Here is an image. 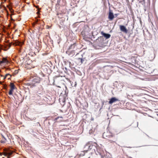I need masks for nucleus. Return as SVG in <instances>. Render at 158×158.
<instances>
[{
  "label": "nucleus",
  "mask_w": 158,
  "mask_h": 158,
  "mask_svg": "<svg viewBox=\"0 0 158 158\" xmlns=\"http://www.w3.org/2000/svg\"><path fill=\"white\" fill-rule=\"evenodd\" d=\"M25 67L28 69L34 67V66L33 65V62L30 59L28 60L25 62Z\"/></svg>",
  "instance_id": "1"
},
{
  "label": "nucleus",
  "mask_w": 158,
  "mask_h": 158,
  "mask_svg": "<svg viewBox=\"0 0 158 158\" xmlns=\"http://www.w3.org/2000/svg\"><path fill=\"white\" fill-rule=\"evenodd\" d=\"M14 42L10 43L9 44V46H10L12 44L15 45L21 46L24 43L23 41H20L19 40H14Z\"/></svg>",
  "instance_id": "2"
},
{
  "label": "nucleus",
  "mask_w": 158,
  "mask_h": 158,
  "mask_svg": "<svg viewBox=\"0 0 158 158\" xmlns=\"http://www.w3.org/2000/svg\"><path fill=\"white\" fill-rule=\"evenodd\" d=\"M119 27L121 31L126 33H127L128 32V30L127 29L126 27H125L124 26L120 25Z\"/></svg>",
  "instance_id": "3"
},
{
  "label": "nucleus",
  "mask_w": 158,
  "mask_h": 158,
  "mask_svg": "<svg viewBox=\"0 0 158 158\" xmlns=\"http://www.w3.org/2000/svg\"><path fill=\"white\" fill-rule=\"evenodd\" d=\"M12 152L11 151H7L4 153V155L5 156L7 157V158H9L10 156L12 154Z\"/></svg>",
  "instance_id": "4"
},
{
  "label": "nucleus",
  "mask_w": 158,
  "mask_h": 158,
  "mask_svg": "<svg viewBox=\"0 0 158 158\" xmlns=\"http://www.w3.org/2000/svg\"><path fill=\"white\" fill-rule=\"evenodd\" d=\"M114 18V16L113 15V13L110 10L109 12L108 15V19L110 20H112Z\"/></svg>",
  "instance_id": "5"
},
{
  "label": "nucleus",
  "mask_w": 158,
  "mask_h": 158,
  "mask_svg": "<svg viewBox=\"0 0 158 158\" xmlns=\"http://www.w3.org/2000/svg\"><path fill=\"white\" fill-rule=\"evenodd\" d=\"M118 101V99L116 98L115 97L112 98H111L110 101H109V103L110 104H111L114 102L116 101Z\"/></svg>",
  "instance_id": "6"
},
{
  "label": "nucleus",
  "mask_w": 158,
  "mask_h": 158,
  "mask_svg": "<svg viewBox=\"0 0 158 158\" xmlns=\"http://www.w3.org/2000/svg\"><path fill=\"white\" fill-rule=\"evenodd\" d=\"M101 33L102 35H103V36L105 37L106 39H108L110 36V35L109 34H106L102 32H101Z\"/></svg>",
  "instance_id": "7"
},
{
  "label": "nucleus",
  "mask_w": 158,
  "mask_h": 158,
  "mask_svg": "<svg viewBox=\"0 0 158 158\" xmlns=\"http://www.w3.org/2000/svg\"><path fill=\"white\" fill-rule=\"evenodd\" d=\"M8 61L7 60V59L5 58H3L2 60L0 61V64L2 63L6 64L8 63Z\"/></svg>",
  "instance_id": "8"
},
{
  "label": "nucleus",
  "mask_w": 158,
  "mask_h": 158,
  "mask_svg": "<svg viewBox=\"0 0 158 158\" xmlns=\"http://www.w3.org/2000/svg\"><path fill=\"white\" fill-rule=\"evenodd\" d=\"M15 87V86L14 84L12 83H11L10 84V89H14Z\"/></svg>",
  "instance_id": "9"
},
{
  "label": "nucleus",
  "mask_w": 158,
  "mask_h": 158,
  "mask_svg": "<svg viewBox=\"0 0 158 158\" xmlns=\"http://www.w3.org/2000/svg\"><path fill=\"white\" fill-rule=\"evenodd\" d=\"M89 143H87L85 147L88 146H89V149H91L92 148V147L93 145H89Z\"/></svg>",
  "instance_id": "10"
},
{
  "label": "nucleus",
  "mask_w": 158,
  "mask_h": 158,
  "mask_svg": "<svg viewBox=\"0 0 158 158\" xmlns=\"http://www.w3.org/2000/svg\"><path fill=\"white\" fill-rule=\"evenodd\" d=\"M14 90L13 89H10V91L9 92V95H11L12 94H13V91H14Z\"/></svg>",
  "instance_id": "11"
},
{
  "label": "nucleus",
  "mask_w": 158,
  "mask_h": 158,
  "mask_svg": "<svg viewBox=\"0 0 158 158\" xmlns=\"http://www.w3.org/2000/svg\"><path fill=\"white\" fill-rule=\"evenodd\" d=\"M6 142V139L4 137L1 140V143H4Z\"/></svg>",
  "instance_id": "12"
},
{
  "label": "nucleus",
  "mask_w": 158,
  "mask_h": 158,
  "mask_svg": "<svg viewBox=\"0 0 158 158\" xmlns=\"http://www.w3.org/2000/svg\"><path fill=\"white\" fill-rule=\"evenodd\" d=\"M10 77V74H7L6 75V76L4 78V79L6 78V77H8V78H9Z\"/></svg>",
  "instance_id": "13"
},
{
  "label": "nucleus",
  "mask_w": 158,
  "mask_h": 158,
  "mask_svg": "<svg viewBox=\"0 0 158 158\" xmlns=\"http://www.w3.org/2000/svg\"><path fill=\"white\" fill-rule=\"evenodd\" d=\"M88 158H89V157Z\"/></svg>",
  "instance_id": "14"
}]
</instances>
